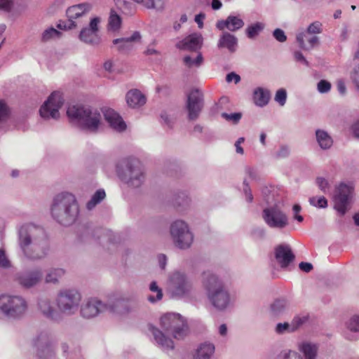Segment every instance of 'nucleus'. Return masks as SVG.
Segmentation results:
<instances>
[{
	"mask_svg": "<svg viewBox=\"0 0 359 359\" xmlns=\"http://www.w3.org/2000/svg\"><path fill=\"white\" fill-rule=\"evenodd\" d=\"M46 241L43 228L34 225L23 226L19 231V243L25 255L32 259H38L46 255V252H36L39 246Z\"/></svg>",
	"mask_w": 359,
	"mask_h": 359,
	"instance_id": "f257e3e1",
	"label": "nucleus"
},
{
	"mask_svg": "<svg viewBox=\"0 0 359 359\" xmlns=\"http://www.w3.org/2000/svg\"><path fill=\"white\" fill-rule=\"evenodd\" d=\"M51 214L62 225L74 223L79 215V206L74 196L69 193L57 195L51 207Z\"/></svg>",
	"mask_w": 359,
	"mask_h": 359,
	"instance_id": "f03ea898",
	"label": "nucleus"
},
{
	"mask_svg": "<svg viewBox=\"0 0 359 359\" xmlns=\"http://www.w3.org/2000/svg\"><path fill=\"white\" fill-rule=\"evenodd\" d=\"M67 114L71 121H77L81 128L90 132L97 130L102 120L98 110L82 106L69 107Z\"/></svg>",
	"mask_w": 359,
	"mask_h": 359,
	"instance_id": "7ed1b4c3",
	"label": "nucleus"
},
{
	"mask_svg": "<svg viewBox=\"0 0 359 359\" xmlns=\"http://www.w3.org/2000/svg\"><path fill=\"white\" fill-rule=\"evenodd\" d=\"M205 286L212 305L218 309H224L229 302V295L222 283L213 274H204Z\"/></svg>",
	"mask_w": 359,
	"mask_h": 359,
	"instance_id": "20e7f679",
	"label": "nucleus"
},
{
	"mask_svg": "<svg viewBox=\"0 0 359 359\" xmlns=\"http://www.w3.org/2000/svg\"><path fill=\"white\" fill-rule=\"evenodd\" d=\"M123 164L124 165L123 169L118 168L119 177L130 187H140L144 180L141 162L135 158H130L124 160Z\"/></svg>",
	"mask_w": 359,
	"mask_h": 359,
	"instance_id": "39448f33",
	"label": "nucleus"
},
{
	"mask_svg": "<svg viewBox=\"0 0 359 359\" xmlns=\"http://www.w3.org/2000/svg\"><path fill=\"white\" fill-rule=\"evenodd\" d=\"M125 302L122 300L116 301L114 304L107 306L97 299H90L81 308V313L83 318H90L95 317L100 312L104 310H109L111 312L124 313L121 309L125 306Z\"/></svg>",
	"mask_w": 359,
	"mask_h": 359,
	"instance_id": "423d86ee",
	"label": "nucleus"
},
{
	"mask_svg": "<svg viewBox=\"0 0 359 359\" xmlns=\"http://www.w3.org/2000/svg\"><path fill=\"white\" fill-rule=\"evenodd\" d=\"M161 327L174 338L182 339L187 332V325L178 313H166L160 319Z\"/></svg>",
	"mask_w": 359,
	"mask_h": 359,
	"instance_id": "0eeeda50",
	"label": "nucleus"
},
{
	"mask_svg": "<svg viewBox=\"0 0 359 359\" xmlns=\"http://www.w3.org/2000/svg\"><path fill=\"white\" fill-rule=\"evenodd\" d=\"M25 300L20 296L1 295L0 297V310L7 316L18 318L27 309Z\"/></svg>",
	"mask_w": 359,
	"mask_h": 359,
	"instance_id": "6e6552de",
	"label": "nucleus"
},
{
	"mask_svg": "<svg viewBox=\"0 0 359 359\" xmlns=\"http://www.w3.org/2000/svg\"><path fill=\"white\" fill-rule=\"evenodd\" d=\"M81 300V296L76 290H65L58 294L57 304L62 313L71 315L77 311Z\"/></svg>",
	"mask_w": 359,
	"mask_h": 359,
	"instance_id": "1a4fd4ad",
	"label": "nucleus"
},
{
	"mask_svg": "<svg viewBox=\"0 0 359 359\" xmlns=\"http://www.w3.org/2000/svg\"><path fill=\"white\" fill-rule=\"evenodd\" d=\"M170 233L175 245L180 249L188 248L192 243L193 235L187 224L182 220L175 221L172 224Z\"/></svg>",
	"mask_w": 359,
	"mask_h": 359,
	"instance_id": "9d476101",
	"label": "nucleus"
},
{
	"mask_svg": "<svg viewBox=\"0 0 359 359\" xmlns=\"http://www.w3.org/2000/svg\"><path fill=\"white\" fill-rule=\"evenodd\" d=\"M262 217L271 228L283 229L288 224L287 216L277 205L264 209Z\"/></svg>",
	"mask_w": 359,
	"mask_h": 359,
	"instance_id": "9b49d317",
	"label": "nucleus"
},
{
	"mask_svg": "<svg viewBox=\"0 0 359 359\" xmlns=\"http://www.w3.org/2000/svg\"><path fill=\"white\" fill-rule=\"evenodd\" d=\"M192 285L187 276L182 273L175 272L169 280V290L173 297H184L191 290Z\"/></svg>",
	"mask_w": 359,
	"mask_h": 359,
	"instance_id": "f8f14e48",
	"label": "nucleus"
},
{
	"mask_svg": "<svg viewBox=\"0 0 359 359\" xmlns=\"http://www.w3.org/2000/svg\"><path fill=\"white\" fill-rule=\"evenodd\" d=\"M64 103L62 94L60 92H53L48 100L41 106L39 112L43 118L55 119L59 117V109Z\"/></svg>",
	"mask_w": 359,
	"mask_h": 359,
	"instance_id": "ddd939ff",
	"label": "nucleus"
},
{
	"mask_svg": "<svg viewBox=\"0 0 359 359\" xmlns=\"http://www.w3.org/2000/svg\"><path fill=\"white\" fill-rule=\"evenodd\" d=\"M353 191V187L344 183H341L337 187L334 197V208L341 215L346 212Z\"/></svg>",
	"mask_w": 359,
	"mask_h": 359,
	"instance_id": "4468645a",
	"label": "nucleus"
},
{
	"mask_svg": "<svg viewBox=\"0 0 359 359\" xmlns=\"http://www.w3.org/2000/svg\"><path fill=\"white\" fill-rule=\"evenodd\" d=\"M32 346L36 355L40 359L50 358L54 354L53 348L50 341V336L46 332L40 333V334L33 340Z\"/></svg>",
	"mask_w": 359,
	"mask_h": 359,
	"instance_id": "2eb2a0df",
	"label": "nucleus"
},
{
	"mask_svg": "<svg viewBox=\"0 0 359 359\" xmlns=\"http://www.w3.org/2000/svg\"><path fill=\"white\" fill-rule=\"evenodd\" d=\"M100 18H93L90 20L89 27H84L79 34V39L81 41L93 46L100 44L101 38L99 34V25Z\"/></svg>",
	"mask_w": 359,
	"mask_h": 359,
	"instance_id": "dca6fc26",
	"label": "nucleus"
},
{
	"mask_svg": "<svg viewBox=\"0 0 359 359\" xmlns=\"http://www.w3.org/2000/svg\"><path fill=\"white\" fill-rule=\"evenodd\" d=\"M203 107L202 94L198 90H192L187 98V108L189 120H196Z\"/></svg>",
	"mask_w": 359,
	"mask_h": 359,
	"instance_id": "f3484780",
	"label": "nucleus"
},
{
	"mask_svg": "<svg viewBox=\"0 0 359 359\" xmlns=\"http://www.w3.org/2000/svg\"><path fill=\"white\" fill-rule=\"evenodd\" d=\"M91 9V6L89 4L83 3L72 6L67 8V16L69 18V25H62L61 23L58 25L60 29H72L76 26L74 19H76Z\"/></svg>",
	"mask_w": 359,
	"mask_h": 359,
	"instance_id": "a211bd4d",
	"label": "nucleus"
},
{
	"mask_svg": "<svg viewBox=\"0 0 359 359\" xmlns=\"http://www.w3.org/2000/svg\"><path fill=\"white\" fill-rule=\"evenodd\" d=\"M202 42V36L200 34L194 33L177 43L176 47L180 50L196 51L201 48Z\"/></svg>",
	"mask_w": 359,
	"mask_h": 359,
	"instance_id": "6ab92c4d",
	"label": "nucleus"
},
{
	"mask_svg": "<svg viewBox=\"0 0 359 359\" xmlns=\"http://www.w3.org/2000/svg\"><path fill=\"white\" fill-rule=\"evenodd\" d=\"M275 257L283 268L287 267L294 259L291 248L287 245H278L275 248Z\"/></svg>",
	"mask_w": 359,
	"mask_h": 359,
	"instance_id": "aec40b11",
	"label": "nucleus"
},
{
	"mask_svg": "<svg viewBox=\"0 0 359 359\" xmlns=\"http://www.w3.org/2000/svg\"><path fill=\"white\" fill-rule=\"evenodd\" d=\"M105 120L114 130L121 132L126 128V125L122 118L114 110L107 109L103 111Z\"/></svg>",
	"mask_w": 359,
	"mask_h": 359,
	"instance_id": "412c9836",
	"label": "nucleus"
},
{
	"mask_svg": "<svg viewBox=\"0 0 359 359\" xmlns=\"http://www.w3.org/2000/svg\"><path fill=\"white\" fill-rule=\"evenodd\" d=\"M149 330L152 333L155 341L164 349H173V341L167 337L160 330L154 325H148Z\"/></svg>",
	"mask_w": 359,
	"mask_h": 359,
	"instance_id": "4be33fe9",
	"label": "nucleus"
},
{
	"mask_svg": "<svg viewBox=\"0 0 359 359\" xmlns=\"http://www.w3.org/2000/svg\"><path fill=\"white\" fill-rule=\"evenodd\" d=\"M42 278L39 271L27 272L18 277L19 283L25 287H31L38 283Z\"/></svg>",
	"mask_w": 359,
	"mask_h": 359,
	"instance_id": "5701e85b",
	"label": "nucleus"
},
{
	"mask_svg": "<svg viewBox=\"0 0 359 359\" xmlns=\"http://www.w3.org/2000/svg\"><path fill=\"white\" fill-rule=\"evenodd\" d=\"M141 39V35L139 32H135L130 37L116 39L113 41V43L118 45V50L119 51H128L132 49L133 41H139Z\"/></svg>",
	"mask_w": 359,
	"mask_h": 359,
	"instance_id": "b1692460",
	"label": "nucleus"
},
{
	"mask_svg": "<svg viewBox=\"0 0 359 359\" xmlns=\"http://www.w3.org/2000/svg\"><path fill=\"white\" fill-rule=\"evenodd\" d=\"M126 102L130 107H137L144 104L146 98L138 90H132L126 94Z\"/></svg>",
	"mask_w": 359,
	"mask_h": 359,
	"instance_id": "393cba45",
	"label": "nucleus"
},
{
	"mask_svg": "<svg viewBox=\"0 0 359 359\" xmlns=\"http://www.w3.org/2000/svg\"><path fill=\"white\" fill-rule=\"evenodd\" d=\"M237 39L233 35L226 32L221 36L218 42V47L226 48L230 52H233L237 46Z\"/></svg>",
	"mask_w": 359,
	"mask_h": 359,
	"instance_id": "a878e982",
	"label": "nucleus"
},
{
	"mask_svg": "<svg viewBox=\"0 0 359 359\" xmlns=\"http://www.w3.org/2000/svg\"><path fill=\"white\" fill-rule=\"evenodd\" d=\"M270 99V93L267 90L257 88L254 91L253 100L256 105L264 107L266 105Z\"/></svg>",
	"mask_w": 359,
	"mask_h": 359,
	"instance_id": "bb28decb",
	"label": "nucleus"
},
{
	"mask_svg": "<svg viewBox=\"0 0 359 359\" xmlns=\"http://www.w3.org/2000/svg\"><path fill=\"white\" fill-rule=\"evenodd\" d=\"M215 351V346L210 343L201 344L196 350L194 359H210Z\"/></svg>",
	"mask_w": 359,
	"mask_h": 359,
	"instance_id": "cd10ccee",
	"label": "nucleus"
},
{
	"mask_svg": "<svg viewBox=\"0 0 359 359\" xmlns=\"http://www.w3.org/2000/svg\"><path fill=\"white\" fill-rule=\"evenodd\" d=\"M39 307L41 313L47 318L55 319L57 313L47 299H42L39 302Z\"/></svg>",
	"mask_w": 359,
	"mask_h": 359,
	"instance_id": "c85d7f7f",
	"label": "nucleus"
},
{
	"mask_svg": "<svg viewBox=\"0 0 359 359\" xmlns=\"http://www.w3.org/2000/svg\"><path fill=\"white\" fill-rule=\"evenodd\" d=\"M316 135L317 141L322 149H326L332 145V139L325 131L318 130Z\"/></svg>",
	"mask_w": 359,
	"mask_h": 359,
	"instance_id": "c756f323",
	"label": "nucleus"
},
{
	"mask_svg": "<svg viewBox=\"0 0 359 359\" xmlns=\"http://www.w3.org/2000/svg\"><path fill=\"white\" fill-rule=\"evenodd\" d=\"M306 37L305 33H299L297 36V41H298L300 47L304 50L313 48L318 43V38L316 36H313L309 39H307L308 44H306L304 38Z\"/></svg>",
	"mask_w": 359,
	"mask_h": 359,
	"instance_id": "7c9ffc66",
	"label": "nucleus"
},
{
	"mask_svg": "<svg viewBox=\"0 0 359 359\" xmlns=\"http://www.w3.org/2000/svg\"><path fill=\"white\" fill-rule=\"evenodd\" d=\"M317 346L310 343H304L301 346L300 350L303 352L306 359H316Z\"/></svg>",
	"mask_w": 359,
	"mask_h": 359,
	"instance_id": "2f4dec72",
	"label": "nucleus"
},
{
	"mask_svg": "<svg viewBox=\"0 0 359 359\" xmlns=\"http://www.w3.org/2000/svg\"><path fill=\"white\" fill-rule=\"evenodd\" d=\"M106 196L103 189L97 190L92 196L91 199L87 203L86 207L88 210H92L97 204L100 203Z\"/></svg>",
	"mask_w": 359,
	"mask_h": 359,
	"instance_id": "473e14b6",
	"label": "nucleus"
},
{
	"mask_svg": "<svg viewBox=\"0 0 359 359\" xmlns=\"http://www.w3.org/2000/svg\"><path fill=\"white\" fill-rule=\"evenodd\" d=\"M228 29L234 32L236 31L244 25V22L242 19L236 16H229L227 18Z\"/></svg>",
	"mask_w": 359,
	"mask_h": 359,
	"instance_id": "72a5a7b5",
	"label": "nucleus"
},
{
	"mask_svg": "<svg viewBox=\"0 0 359 359\" xmlns=\"http://www.w3.org/2000/svg\"><path fill=\"white\" fill-rule=\"evenodd\" d=\"M149 290L152 292H156V296L154 297L153 295H149L147 297V299L152 303H154L157 301L161 300L163 298V292L162 290L157 285L155 281L151 283L149 286Z\"/></svg>",
	"mask_w": 359,
	"mask_h": 359,
	"instance_id": "f704fd0d",
	"label": "nucleus"
},
{
	"mask_svg": "<svg viewBox=\"0 0 359 359\" xmlns=\"http://www.w3.org/2000/svg\"><path fill=\"white\" fill-rule=\"evenodd\" d=\"M121 24V19L115 12H111L109 19V27L110 29L114 31L119 29Z\"/></svg>",
	"mask_w": 359,
	"mask_h": 359,
	"instance_id": "c9c22d12",
	"label": "nucleus"
},
{
	"mask_svg": "<svg viewBox=\"0 0 359 359\" xmlns=\"http://www.w3.org/2000/svg\"><path fill=\"white\" fill-rule=\"evenodd\" d=\"M65 273L64 270L62 269H56L50 271L46 277V281L47 283H56L59 277L62 276Z\"/></svg>",
	"mask_w": 359,
	"mask_h": 359,
	"instance_id": "e433bc0d",
	"label": "nucleus"
},
{
	"mask_svg": "<svg viewBox=\"0 0 359 359\" xmlns=\"http://www.w3.org/2000/svg\"><path fill=\"white\" fill-rule=\"evenodd\" d=\"M183 60L184 65L190 68L193 66L199 67L203 63V58L201 53H198L195 60H193L190 56H185Z\"/></svg>",
	"mask_w": 359,
	"mask_h": 359,
	"instance_id": "4c0bfd02",
	"label": "nucleus"
},
{
	"mask_svg": "<svg viewBox=\"0 0 359 359\" xmlns=\"http://www.w3.org/2000/svg\"><path fill=\"white\" fill-rule=\"evenodd\" d=\"M286 307V302L284 299H276L271 305V311L273 315H277L282 312Z\"/></svg>",
	"mask_w": 359,
	"mask_h": 359,
	"instance_id": "58836bf2",
	"label": "nucleus"
},
{
	"mask_svg": "<svg viewBox=\"0 0 359 359\" xmlns=\"http://www.w3.org/2000/svg\"><path fill=\"white\" fill-rule=\"evenodd\" d=\"M60 35V32L55 29V28L50 27L49 29H46L42 34V40L43 41H47L51 39L59 37Z\"/></svg>",
	"mask_w": 359,
	"mask_h": 359,
	"instance_id": "ea45409f",
	"label": "nucleus"
},
{
	"mask_svg": "<svg viewBox=\"0 0 359 359\" xmlns=\"http://www.w3.org/2000/svg\"><path fill=\"white\" fill-rule=\"evenodd\" d=\"M263 29V26L261 23H255L251 26H249L246 30L247 35L249 38L252 39L257 36L259 32Z\"/></svg>",
	"mask_w": 359,
	"mask_h": 359,
	"instance_id": "a19ab883",
	"label": "nucleus"
},
{
	"mask_svg": "<svg viewBox=\"0 0 359 359\" xmlns=\"http://www.w3.org/2000/svg\"><path fill=\"white\" fill-rule=\"evenodd\" d=\"M309 202L312 205L318 208H325L327 205V201L323 196L320 198L312 197L309 199Z\"/></svg>",
	"mask_w": 359,
	"mask_h": 359,
	"instance_id": "79ce46f5",
	"label": "nucleus"
},
{
	"mask_svg": "<svg viewBox=\"0 0 359 359\" xmlns=\"http://www.w3.org/2000/svg\"><path fill=\"white\" fill-rule=\"evenodd\" d=\"M347 327L353 332L359 331V316H353L347 323Z\"/></svg>",
	"mask_w": 359,
	"mask_h": 359,
	"instance_id": "37998d69",
	"label": "nucleus"
},
{
	"mask_svg": "<svg viewBox=\"0 0 359 359\" xmlns=\"http://www.w3.org/2000/svg\"><path fill=\"white\" fill-rule=\"evenodd\" d=\"M222 116L224 118L226 121H231L233 123H237L242 117L241 113H232V114H227V113H222Z\"/></svg>",
	"mask_w": 359,
	"mask_h": 359,
	"instance_id": "c03bdc74",
	"label": "nucleus"
},
{
	"mask_svg": "<svg viewBox=\"0 0 359 359\" xmlns=\"http://www.w3.org/2000/svg\"><path fill=\"white\" fill-rule=\"evenodd\" d=\"M286 98L287 93L285 90L281 88L276 92L275 100L278 102L280 106H283L285 104Z\"/></svg>",
	"mask_w": 359,
	"mask_h": 359,
	"instance_id": "a18cd8bd",
	"label": "nucleus"
},
{
	"mask_svg": "<svg viewBox=\"0 0 359 359\" xmlns=\"http://www.w3.org/2000/svg\"><path fill=\"white\" fill-rule=\"evenodd\" d=\"M321 27L322 24L318 21H316L309 26L307 32L309 34H320L322 32Z\"/></svg>",
	"mask_w": 359,
	"mask_h": 359,
	"instance_id": "49530a36",
	"label": "nucleus"
},
{
	"mask_svg": "<svg viewBox=\"0 0 359 359\" xmlns=\"http://www.w3.org/2000/svg\"><path fill=\"white\" fill-rule=\"evenodd\" d=\"M8 114L9 109L6 104L3 100H0V122L6 120Z\"/></svg>",
	"mask_w": 359,
	"mask_h": 359,
	"instance_id": "de8ad7c7",
	"label": "nucleus"
},
{
	"mask_svg": "<svg viewBox=\"0 0 359 359\" xmlns=\"http://www.w3.org/2000/svg\"><path fill=\"white\" fill-rule=\"evenodd\" d=\"M331 84L326 80H320L318 83V90L321 93H325L330 90Z\"/></svg>",
	"mask_w": 359,
	"mask_h": 359,
	"instance_id": "09e8293b",
	"label": "nucleus"
},
{
	"mask_svg": "<svg viewBox=\"0 0 359 359\" xmlns=\"http://www.w3.org/2000/svg\"><path fill=\"white\" fill-rule=\"evenodd\" d=\"M350 76L355 87L359 90V65L353 68Z\"/></svg>",
	"mask_w": 359,
	"mask_h": 359,
	"instance_id": "8fccbe9b",
	"label": "nucleus"
},
{
	"mask_svg": "<svg viewBox=\"0 0 359 359\" xmlns=\"http://www.w3.org/2000/svg\"><path fill=\"white\" fill-rule=\"evenodd\" d=\"M316 183L322 191L326 193L329 189V184L327 180L323 177H318L316 178Z\"/></svg>",
	"mask_w": 359,
	"mask_h": 359,
	"instance_id": "3c124183",
	"label": "nucleus"
},
{
	"mask_svg": "<svg viewBox=\"0 0 359 359\" xmlns=\"http://www.w3.org/2000/svg\"><path fill=\"white\" fill-rule=\"evenodd\" d=\"M308 320L307 316H297L294 318L292 320V330H294L295 329L298 328L300 325H302L303 323H304Z\"/></svg>",
	"mask_w": 359,
	"mask_h": 359,
	"instance_id": "603ef678",
	"label": "nucleus"
},
{
	"mask_svg": "<svg viewBox=\"0 0 359 359\" xmlns=\"http://www.w3.org/2000/svg\"><path fill=\"white\" fill-rule=\"evenodd\" d=\"M275 39L280 41V42H284L287 39V36L285 34L284 32L280 29H276L273 34Z\"/></svg>",
	"mask_w": 359,
	"mask_h": 359,
	"instance_id": "864d4df0",
	"label": "nucleus"
},
{
	"mask_svg": "<svg viewBox=\"0 0 359 359\" xmlns=\"http://www.w3.org/2000/svg\"><path fill=\"white\" fill-rule=\"evenodd\" d=\"M0 266L2 268H8L10 266V262L3 250H0Z\"/></svg>",
	"mask_w": 359,
	"mask_h": 359,
	"instance_id": "5fc2aeb1",
	"label": "nucleus"
},
{
	"mask_svg": "<svg viewBox=\"0 0 359 359\" xmlns=\"http://www.w3.org/2000/svg\"><path fill=\"white\" fill-rule=\"evenodd\" d=\"M13 4V0H0V9L9 11Z\"/></svg>",
	"mask_w": 359,
	"mask_h": 359,
	"instance_id": "6e6d98bb",
	"label": "nucleus"
},
{
	"mask_svg": "<svg viewBox=\"0 0 359 359\" xmlns=\"http://www.w3.org/2000/svg\"><path fill=\"white\" fill-rule=\"evenodd\" d=\"M226 80L228 83L234 81L235 83H238L241 81V77L236 73L231 72L226 75Z\"/></svg>",
	"mask_w": 359,
	"mask_h": 359,
	"instance_id": "4d7b16f0",
	"label": "nucleus"
},
{
	"mask_svg": "<svg viewBox=\"0 0 359 359\" xmlns=\"http://www.w3.org/2000/svg\"><path fill=\"white\" fill-rule=\"evenodd\" d=\"M299 269L306 273L310 272L313 269V265L309 262H302L299 265Z\"/></svg>",
	"mask_w": 359,
	"mask_h": 359,
	"instance_id": "13d9d810",
	"label": "nucleus"
},
{
	"mask_svg": "<svg viewBox=\"0 0 359 359\" xmlns=\"http://www.w3.org/2000/svg\"><path fill=\"white\" fill-rule=\"evenodd\" d=\"M283 359H302L300 355L295 351H289L285 353Z\"/></svg>",
	"mask_w": 359,
	"mask_h": 359,
	"instance_id": "bf43d9fd",
	"label": "nucleus"
},
{
	"mask_svg": "<svg viewBox=\"0 0 359 359\" xmlns=\"http://www.w3.org/2000/svg\"><path fill=\"white\" fill-rule=\"evenodd\" d=\"M244 185H245L244 191L245 194L246 199H247L248 202L251 203L253 200L252 194L251 191L248 187V184H245V182H244Z\"/></svg>",
	"mask_w": 359,
	"mask_h": 359,
	"instance_id": "052dcab7",
	"label": "nucleus"
},
{
	"mask_svg": "<svg viewBox=\"0 0 359 359\" xmlns=\"http://www.w3.org/2000/svg\"><path fill=\"white\" fill-rule=\"evenodd\" d=\"M290 325L287 323H278L276 326V332L278 333H283V332L289 330Z\"/></svg>",
	"mask_w": 359,
	"mask_h": 359,
	"instance_id": "680f3d73",
	"label": "nucleus"
},
{
	"mask_svg": "<svg viewBox=\"0 0 359 359\" xmlns=\"http://www.w3.org/2000/svg\"><path fill=\"white\" fill-rule=\"evenodd\" d=\"M337 90L340 94L344 95L346 91V88L344 82L342 80L337 81Z\"/></svg>",
	"mask_w": 359,
	"mask_h": 359,
	"instance_id": "e2e57ef3",
	"label": "nucleus"
},
{
	"mask_svg": "<svg viewBox=\"0 0 359 359\" xmlns=\"http://www.w3.org/2000/svg\"><path fill=\"white\" fill-rule=\"evenodd\" d=\"M289 152V149L287 147H282L278 153V156L284 158L288 156Z\"/></svg>",
	"mask_w": 359,
	"mask_h": 359,
	"instance_id": "0e129e2a",
	"label": "nucleus"
},
{
	"mask_svg": "<svg viewBox=\"0 0 359 359\" xmlns=\"http://www.w3.org/2000/svg\"><path fill=\"white\" fill-rule=\"evenodd\" d=\"M294 58L297 61L304 62L305 64H307V61L304 57L303 54L301 52L297 51L294 54Z\"/></svg>",
	"mask_w": 359,
	"mask_h": 359,
	"instance_id": "69168bd1",
	"label": "nucleus"
},
{
	"mask_svg": "<svg viewBox=\"0 0 359 359\" xmlns=\"http://www.w3.org/2000/svg\"><path fill=\"white\" fill-rule=\"evenodd\" d=\"M216 26L220 30H223L224 28L228 29L227 18L225 20L218 21Z\"/></svg>",
	"mask_w": 359,
	"mask_h": 359,
	"instance_id": "338daca9",
	"label": "nucleus"
},
{
	"mask_svg": "<svg viewBox=\"0 0 359 359\" xmlns=\"http://www.w3.org/2000/svg\"><path fill=\"white\" fill-rule=\"evenodd\" d=\"M158 262L160 267L162 269H164L166 265V257L165 255H160L158 256Z\"/></svg>",
	"mask_w": 359,
	"mask_h": 359,
	"instance_id": "774afa93",
	"label": "nucleus"
}]
</instances>
